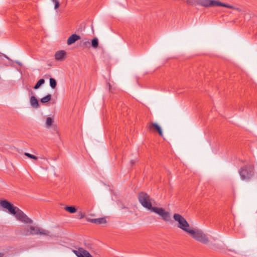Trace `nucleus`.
<instances>
[{
  "label": "nucleus",
  "mask_w": 257,
  "mask_h": 257,
  "mask_svg": "<svg viewBox=\"0 0 257 257\" xmlns=\"http://www.w3.org/2000/svg\"><path fill=\"white\" fill-rule=\"evenodd\" d=\"M138 199L141 205L151 212H154L159 215L162 219L166 222L171 220V216L168 212L165 211L163 208L153 207L151 202L152 199L146 193L141 192L138 194Z\"/></svg>",
  "instance_id": "f257e3e1"
},
{
  "label": "nucleus",
  "mask_w": 257,
  "mask_h": 257,
  "mask_svg": "<svg viewBox=\"0 0 257 257\" xmlns=\"http://www.w3.org/2000/svg\"><path fill=\"white\" fill-rule=\"evenodd\" d=\"M0 205L4 208L9 210L12 214L16 216V218L25 223H33V220L29 218L22 210L17 207H14L10 202L6 200H2Z\"/></svg>",
  "instance_id": "f03ea898"
},
{
  "label": "nucleus",
  "mask_w": 257,
  "mask_h": 257,
  "mask_svg": "<svg viewBox=\"0 0 257 257\" xmlns=\"http://www.w3.org/2000/svg\"><path fill=\"white\" fill-rule=\"evenodd\" d=\"M187 3L191 5H200L204 7H223L231 9L235 8L231 5L222 3L219 1L214 0H192L187 1Z\"/></svg>",
  "instance_id": "7ed1b4c3"
},
{
  "label": "nucleus",
  "mask_w": 257,
  "mask_h": 257,
  "mask_svg": "<svg viewBox=\"0 0 257 257\" xmlns=\"http://www.w3.org/2000/svg\"><path fill=\"white\" fill-rule=\"evenodd\" d=\"M239 174L243 180H249L254 175V166L252 165H245L241 167Z\"/></svg>",
  "instance_id": "20e7f679"
},
{
  "label": "nucleus",
  "mask_w": 257,
  "mask_h": 257,
  "mask_svg": "<svg viewBox=\"0 0 257 257\" xmlns=\"http://www.w3.org/2000/svg\"><path fill=\"white\" fill-rule=\"evenodd\" d=\"M188 233L191 234L194 239L202 243L206 244L209 242L208 237L202 230L191 229Z\"/></svg>",
  "instance_id": "39448f33"
},
{
  "label": "nucleus",
  "mask_w": 257,
  "mask_h": 257,
  "mask_svg": "<svg viewBox=\"0 0 257 257\" xmlns=\"http://www.w3.org/2000/svg\"><path fill=\"white\" fill-rule=\"evenodd\" d=\"M174 220L178 222V227L184 231L188 233L191 229L190 228L189 224L181 215L178 213H175L173 215Z\"/></svg>",
  "instance_id": "423d86ee"
},
{
  "label": "nucleus",
  "mask_w": 257,
  "mask_h": 257,
  "mask_svg": "<svg viewBox=\"0 0 257 257\" xmlns=\"http://www.w3.org/2000/svg\"><path fill=\"white\" fill-rule=\"evenodd\" d=\"M30 233L31 235H41L44 236H49L50 235V232L49 231L40 228L39 227L34 226L32 225H30Z\"/></svg>",
  "instance_id": "0eeeda50"
},
{
  "label": "nucleus",
  "mask_w": 257,
  "mask_h": 257,
  "mask_svg": "<svg viewBox=\"0 0 257 257\" xmlns=\"http://www.w3.org/2000/svg\"><path fill=\"white\" fill-rule=\"evenodd\" d=\"M77 257H93L92 255L83 247H78L77 250H73Z\"/></svg>",
  "instance_id": "6e6552de"
},
{
  "label": "nucleus",
  "mask_w": 257,
  "mask_h": 257,
  "mask_svg": "<svg viewBox=\"0 0 257 257\" xmlns=\"http://www.w3.org/2000/svg\"><path fill=\"white\" fill-rule=\"evenodd\" d=\"M148 129L153 132H157L159 135L162 137L163 134L161 127L155 122H150L148 125Z\"/></svg>",
  "instance_id": "1a4fd4ad"
},
{
  "label": "nucleus",
  "mask_w": 257,
  "mask_h": 257,
  "mask_svg": "<svg viewBox=\"0 0 257 257\" xmlns=\"http://www.w3.org/2000/svg\"><path fill=\"white\" fill-rule=\"evenodd\" d=\"M18 233L24 236L31 235L30 225H23L17 231Z\"/></svg>",
  "instance_id": "9d476101"
},
{
  "label": "nucleus",
  "mask_w": 257,
  "mask_h": 257,
  "mask_svg": "<svg viewBox=\"0 0 257 257\" xmlns=\"http://www.w3.org/2000/svg\"><path fill=\"white\" fill-rule=\"evenodd\" d=\"M81 38L80 36L76 34H72L71 36H70L67 41V44L68 45H71L77 41L80 40Z\"/></svg>",
  "instance_id": "9b49d317"
},
{
  "label": "nucleus",
  "mask_w": 257,
  "mask_h": 257,
  "mask_svg": "<svg viewBox=\"0 0 257 257\" xmlns=\"http://www.w3.org/2000/svg\"><path fill=\"white\" fill-rule=\"evenodd\" d=\"M87 220L96 224H104L106 222V219L104 217L93 219L88 218L87 219Z\"/></svg>",
  "instance_id": "f8f14e48"
},
{
  "label": "nucleus",
  "mask_w": 257,
  "mask_h": 257,
  "mask_svg": "<svg viewBox=\"0 0 257 257\" xmlns=\"http://www.w3.org/2000/svg\"><path fill=\"white\" fill-rule=\"evenodd\" d=\"M30 104L33 108H37L39 106L38 100L34 96L30 97Z\"/></svg>",
  "instance_id": "ddd939ff"
},
{
  "label": "nucleus",
  "mask_w": 257,
  "mask_h": 257,
  "mask_svg": "<svg viewBox=\"0 0 257 257\" xmlns=\"http://www.w3.org/2000/svg\"><path fill=\"white\" fill-rule=\"evenodd\" d=\"M54 122V119L50 117H48L46 118V127L47 128H50L51 126H52L54 129L56 131H57V126L56 125H53V123Z\"/></svg>",
  "instance_id": "4468645a"
},
{
  "label": "nucleus",
  "mask_w": 257,
  "mask_h": 257,
  "mask_svg": "<svg viewBox=\"0 0 257 257\" xmlns=\"http://www.w3.org/2000/svg\"><path fill=\"white\" fill-rule=\"evenodd\" d=\"M64 57V50L58 51L56 53V54L55 55V58L58 61L61 60Z\"/></svg>",
  "instance_id": "2eb2a0df"
},
{
  "label": "nucleus",
  "mask_w": 257,
  "mask_h": 257,
  "mask_svg": "<svg viewBox=\"0 0 257 257\" xmlns=\"http://www.w3.org/2000/svg\"><path fill=\"white\" fill-rule=\"evenodd\" d=\"M51 97L52 96L51 94H48L46 96L42 98L40 100V101L43 103L48 102L51 99Z\"/></svg>",
  "instance_id": "dca6fc26"
},
{
  "label": "nucleus",
  "mask_w": 257,
  "mask_h": 257,
  "mask_svg": "<svg viewBox=\"0 0 257 257\" xmlns=\"http://www.w3.org/2000/svg\"><path fill=\"white\" fill-rule=\"evenodd\" d=\"M76 208L74 206H65V211H67L70 213H74L76 212Z\"/></svg>",
  "instance_id": "f3484780"
},
{
  "label": "nucleus",
  "mask_w": 257,
  "mask_h": 257,
  "mask_svg": "<svg viewBox=\"0 0 257 257\" xmlns=\"http://www.w3.org/2000/svg\"><path fill=\"white\" fill-rule=\"evenodd\" d=\"M45 80L44 79H40L35 84L34 87L35 89H38L42 84H44Z\"/></svg>",
  "instance_id": "a211bd4d"
},
{
  "label": "nucleus",
  "mask_w": 257,
  "mask_h": 257,
  "mask_svg": "<svg viewBox=\"0 0 257 257\" xmlns=\"http://www.w3.org/2000/svg\"><path fill=\"white\" fill-rule=\"evenodd\" d=\"M91 46L94 49H96L98 47V40L97 38H94V39H93L92 40Z\"/></svg>",
  "instance_id": "6ab92c4d"
},
{
  "label": "nucleus",
  "mask_w": 257,
  "mask_h": 257,
  "mask_svg": "<svg viewBox=\"0 0 257 257\" xmlns=\"http://www.w3.org/2000/svg\"><path fill=\"white\" fill-rule=\"evenodd\" d=\"M57 82L56 80L54 78H50V85L52 88H55L56 86Z\"/></svg>",
  "instance_id": "aec40b11"
},
{
  "label": "nucleus",
  "mask_w": 257,
  "mask_h": 257,
  "mask_svg": "<svg viewBox=\"0 0 257 257\" xmlns=\"http://www.w3.org/2000/svg\"><path fill=\"white\" fill-rule=\"evenodd\" d=\"M25 155L30 159H34L36 160H37L38 159V158L36 156H35L33 155L30 154L28 153H25Z\"/></svg>",
  "instance_id": "412c9836"
},
{
  "label": "nucleus",
  "mask_w": 257,
  "mask_h": 257,
  "mask_svg": "<svg viewBox=\"0 0 257 257\" xmlns=\"http://www.w3.org/2000/svg\"><path fill=\"white\" fill-rule=\"evenodd\" d=\"M212 248L215 250H218L223 249V248L221 246H219V245L216 244H213L212 245Z\"/></svg>",
  "instance_id": "4be33fe9"
},
{
  "label": "nucleus",
  "mask_w": 257,
  "mask_h": 257,
  "mask_svg": "<svg viewBox=\"0 0 257 257\" xmlns=\"http://www.w3.org/2000/svg\"><path fill=\"white\" fill-rule=\"evenodd\" d=\"M55 4V9H56L59 7V2L58 0H52Z\"/></svg>",
  "instance_id": "5701e85b"
},
{
  "label": "nucleus",
  "mask_w": 257,
  "mask_h": 257,
  "mask_svg": "<svg viewBox=\"0 0 257 257\" xmlns=\"http://www.w3.org/2000/svg\"><path fill=\"white\" fill-rule=\"evenodd\" d=\"M83 45L85 47H89L90 45V43L89 41H85L83 43Z\"/></svg>",
  "instance_id": "b1692460"
},
{
  "label": "nucleus",
  "mask_w": 257,
  "mask_h": 257,
  "mask_svg": "<svg viewBox=\"0 0 257 257\" xmlns=\"http://www.w3.org/2000/svg\"><path fill=\"white\" fill-rule=\"evenodd\" d=\"M84 217V215L83 213H81V214H80V219H82V218H83Z\"/></svg>",
  "instance_id": "393cba45"
},
{
  "label": "nucleus",
  "mask_w": 257,
  "mask_h": 257,
  "mask_svg": "<svg viewBox=\"0 0 257 257\" xmlns=\"http://www.w3.org/2000/svg\"><path fill=\"white\" fill-rule=\"evenodd\" d=\"M4 254L0 252V257H4Z\"/></svg>",
  "instance_id": "a878e982"
},
{
  "label": "nucleus",
  "mask_w": 257,
  "mask_h": 257,
  "mask_svg": "<svg viewBox=\"0 0 257 257\" xmlns=\"http://www.w3.org/2000/svg\"><path fill=\"white\" fill-rule=\"evenodd\" d=\"M228 251L236 253V252L234 250L228 249Z\"/></svg>",
  "instance_id": "bb28decb"
},
{
  "label": "nucleus",
  "mask_w": 257,
  "mask_h": 257,
  "mask_svg": "<svg viewBox=\"0 0 257 257\" xmlns=\"http://www.w3.org/2000/svg\"><path fill=\"white\" fill-rule=\"evenodd\" d=\"M131 163L133 164H134V162H133V161H131Z\"/></svg>",
  "instance_id": "cd10ccee"
}]
</instances>
